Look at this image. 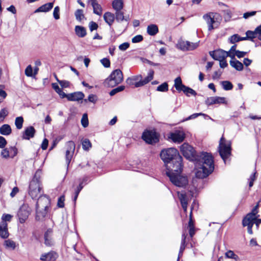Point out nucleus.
<instances>
[{
  "mask_svg": "<svg viewBox=\"0 0 261 261\" xmlns=\"http://www.w3.org/2000/svg\"><path fill=\"white\" fill-rule=\"evenodd\" d=\"M57 81L62 88H67L69 87L70 83L67 81L59 80L58 79H57Z\"/></svg>",
  "mask_w": 261,
  "mask_h": 261,
  "instance_id": "57",
  "label": "nucleus"
},
{
  "mask_svg": "<svg viewBox=\"0 0 261 261\" xmlns=\"http://www.w3.org/2000/svg\"><path fill=\"white\" fill-rule=\"evenodd\" d=\"M170 138L175 143H180L185 138V134L182 131L176 130L170 134Z\"/></svg>",
  "mask_w": 261,
  "mask_h": 261,
  "instance_id": "15",
  "label": "nucleus"
},
{
  "mask_svg": "<svg viewBox=\"0 0 261 261\" xmlns=\"http://www.w3.org/2000/svg\"><path fill=\"white\" fill-rule=\"evenodd\" d=\"M105 22L110 26L111 27L114 22L115 17L114 14L110 12H107L105 13L103 16Z\"/></svg>",
  "mask_w": 261,
  "mask_h": 261,
  "instance_id": "24",
  "label": "nucleus"
},
{
  "mask_svg": "<svg viewBox=\"0 0 261 261\" xmlns=\"http://www.w3.org/2000/svg\"><path fill=\"white\" fill-rule=\"evenodd\" d=\"M112 7L116 11L121 10L123 8L122 0H114L112 2Z\"/></svg>",
  "mask_w": 261,
  "mask_h": 261,
  "instance_id": "34",
  "label": "nucleus"
},
{
  "mask_svg": "<svg viewBox=\"0 0 261 261\" xmlns=\"http://www.w3.org/2000/svg\"><path fill=\"white\" fill-rule=\"evenodd\" d=\"M160 157L165 163L167 171H179L183 167L182 158L175 148L163 149L160 153Z\"/></svg>",
  "mask_w": 261,
  "mask_h": 261,
  "instance_id": "2",
  "label": "nucleus"
},
{
  "mask_svg": "<svg viewBox=\"0 0 261 261\" xmlns=\"http://www.w3.org/2000/svg\"><path fill=\"white\" fill-rule=\"evenodd\" d=\"M42 191L41 184L36 174L30 182L28 193L32 199L36 198L41 195Z\"/></svg>",
  "mask_w": 261,
  "mask_h": 261,
  "instance_id": "6",
  "label": "nucleus"
},
{
  "mask_svg": "<svg viewBox=\"0 0 261 261\" xmlns=\"http://www.w3.org/2000/svg\"><path fill=\"white\" fill-rule=\"evenodd\" d=\"M180 151L187 159L194 161L197 154L194 148L189 144L185 143L180 147Z\"/></svg>",
  "mask_w": 261,
  "mask_h": 261,
  "instance_id": "8",
  "label": "nucleus"
},
{
  "mask_svg": "<svg viewBox=\"0 0 261 261\" xmlns=\"http://www.w3.org/2000/svg\"><path fill=\"white\" fill-rule=\"evenodd\" d=\"M36 218L38 220H42L46 215L47 213V209L40 208H36Z\"/></svg>",
  "mask_w": 261,
  "mask_h": 261,
  "instance_id": "29",
  "label": "nucleus"
},
{
  "mask_svg": "<svg viewBox=\"0 0 261 261\" xmlns=\"http://www.w3.org/2000/svg\"><path fill=\"white\" fill-rule=\"evenodd\" d=\"M12 133V129L10 125L5 124L0 127V134L4 136H8Z\"/></svg>",
  "mask_w": 261,
  "mask_h": 261,
  "instance_id": "27",
  "label": "nucleus"
},
{
  "mask_svg": "<svg viewBox=\"0 0 261 261\" xmlns=\"http://www.w3.org/2000/svg\"><path fill=\"white\" fill-rule=\"evenodd\" d=\"M53 16L55 19L58 20L60 18V8L56 6L54 10Z\"/></svg>",
  "mask_w": 261,
  "mask_h": 261,
  "instance_id": "56",
  "label": "nucleus"
},
{
  "mask_svg": "<svg viewBox=\"0 0 261 261\" xmlns=\"http://www.w3.org/2000/svg\"><path fill=\"white\" fill-rule=\"evenodd\" d=\"M229 40L231 43L233 44L240 41V37L238 34H234L229 38Z\"/></svg>",
  "mask_w": 261,
  "mask_h": 261,
  "instance_id": "54",
  "label": "nucleus"
},
{
  "mask_svg": "<svg viewBox=\"0 0 261 261\" xmlns=\"http://www.w3.org/2000/svg\"><path fill=\"white\" fill-rule=\"evenodd\" d=\"M11 158L15 156L18 152L17 149L15 146H11L8 148Z\"/></svg>",
  "mask_w": 261,
  "mask_h": 261,
  "instance_id": "48",
  "label": "nucleus"
},
{
  "mask_svg": "<svg viewBox=\"0 0 261 261\" xmlns=\"http://www.w3.org/2000/svg\"><path fill=\"white\" fill-rule=\"evenodd\" d=\"M221 85L224 90L228 91L232 89L233 85L228 81H224L221 82Z\"/></svg>",
  "mask_w": 261,
  "mask_h": 261,
  "instance_id": "38",
  "label": "nucleus"
},
{
  "mask_svg": "<svg viewBox=\"0 0 261 261\" xmlns=\"http://www.w3.org/2000/svg\"><path fill=\"white\" fill-rule=\"evenodd\" d=\"M218 151L221 158L224 162L231 154V143L222 136L220 141Z\"/></svg>",
  "mask_w": 261,
  "mask_h": 261,
  "instance_id": "7",
  "label": "nucleus"
},
{
  "mask_svg": "<svg viewBox=\"0 0 261 261\" xmlns=\"http://www.w3.org/2000/svg\"><path fill=\"white\" fill-rule=\"evenodd\" d=\"M205 104L207 106H211L214 104H226L227 101L225 97H210L205 100Z\"/></svg>",
  "mask_w": 261,
  "mask_h": 261,
  "instance_id": "14",
  "label": "nucleus"
},
{
  "mask_svg": "<svg viewBox=\"0 0 261 261\" xmlns=\"http://www.w3.org/2000/svg\"><path fill=\"white\" fill-rule=\"evenodd\" d=\"M66 146L67 147V149L70 150L72 152L74 151L75 148V145L73 141H70L67 142L66 143Z\"/></svg>",
  "mask_w": 261,
  "mask_h": 261,
  "instance_id": "51",
  "label": "nucleus"
},
{
  "mask_svg": "<svg viewBox=\"0 0 261 261\" xmlns=\"http://www.w3.org/2000/svg\"><path fill=\"white\" fill-rule=\"evenodd\" d=\"M181 91H183L187 96H190V94L194 96H195L197 94V93L195 90L187 86H185V87L181 90Z\"/></svg>",
  "mask_w": 261,
  "mask_h": 261,
  "instance_id": "40",
  "label": "nucleus"
},
{
  "mask_svg": "<svg viewBox=\"0 0 261 261\" xmlns=\"http://www.w3.org/2000/svg\"><path fill=\"white\" fill-rule=\"evenodd\" d=\"M53 3H48L45 4L37 9L35 10V13L48 12L53 8Z\"/></svg>",
  "mask_w": 261,
  "mask_h": 261,
  "instance_id": "25",
  "label": "nucleus"
},
{
  "mask_svg": "<svg viewBox=\"0 0 261 261\" xmlns=\"http://www.w3.org/2000/svg\"><path fill=\"white\" fill-rule=\"evenodd\" d=\"M147 32L150 36H154L159 32V29L156 24H152L148 25Z\"/></svg>",
  "mask_w": 261,
  "mask_h": 261,
  "instance_id": "31",
  "label": "nucleus"
},
{
  "mask_svg": "<svg viewBox=\"0 0 261 261\" xmlns=\"http://www.w3.org/2000/svg\"><path fill=\"white\" fill-rule=\"evenodd\" d=\"M31 209L28 204H23L19 208L17 213V217L19 221L23 223L28 218L30 215Z\"/></svg>",
  "mask_w": 261,
  "mask_h": 261,
  "instance_id": "9",
  "label": "nucleus"
},
{
  "mask_svg": "<svg viewBox=\"0 0 261 261\" xmlns=\"http://www.w3.org/2000/svg\"><path fill=\"white\" fill-rule=\"evenodd\" d=\"M81 123L84 127H86L88 126L89 121L87 114L85 113L83 114L81 119Z\"/></svg>",
  "mask_w": 261,
  "mask_h": 261,
  "instance_id": "47",
  "label": "nucleus"
},
{
  "mask_svg": "<svg viewBox=\"0 0 261 261\" xmlns=\"http://www.w3.org/2000/svg\"><path fill=\"white\" fill-rule=\"evenodd\" d=\"M65 197L64 196H61L58 198L57 205L58 207L62 208L64 206Z\"/></svg>",
  "mask_w": 261,
  "mask_h": 261,
  "instance_id": "59",
  "label": "nucleus"
},
{
  "mask_svg": "<svg viewBox=\"0 0 261 261\" xmlns=\"http://www.w3.org/2000/svg\"><path fill=\"white\" fill-rule=\"evenodd\" d=\"M4 245L6 248L12 250H14L17 246L16 243L10 239L5 240Z\"/></svg>",
  "mask_w": 261,
  "mask_h": 261,
  "instance_id": "37",
  "label": "nucleus"
},
{
  "mask_svg": "<svg viewBox=\"0 0 261 261\" xmlns=\"http://www.w3.org/2000/svg\"><path fill=\"white\" fill-rule=\"evenodd\" d=\"M194 161L197 168L195 173L196 177L205 178L214 171V159L211 154L202 152L199 154H197Z\"/></svg>",
  "mask_w": 261,
  "mask_h": 261,
  "instance_id": "1",
  "label": "nucleus"
},
{
  "mask_svg": "<svg viewBox=\"0 0 261 261\" xmlns=\"http://www.w3.org/2000/svg\"><path fill=\"white\" fill-rule=\"evenodd\" d=\"M246 34L249 39L252 40L253 39L257 37L255 30L254 31H247L246 33Z\"/></svg>",
  "mask_w": 261,
  "mask_h": 261,
  "instance_id": "55",
  "label": "nucleus"
},
{
  "mask_svg": "<svg viewBox=\"0 0 261 261\" xmlns=\"http://www.w3.org/2000/svg\"><path fill=\"white\" fill-rule=\"evenodd\" d=\"M129 43L124 42V43H123L122 44H120L119 46V49L120 50L124 51V50H126L129 47Z\"/></svg>",
  "mask_w": 261,
  "mask_h": 261,
  "instance_id": "63",
  "label": "nucleus"
},
{
  "mask_svg": "<svg viewBox=\"0 0 261 261\" xmlns=\"http://www.w3.org/2000/svg\"><path fill=\"white\" fill-rule=\"evenodd\" d=\"M36 133L35 129L33 126H30L25 128L22 135V138L25 140H29L34 137Z\"/></svg>",
  "mask_w": 261,
  "mask_h": 261,
  "instance_id": "18",
  "label": "nucleus"
},
{
  "mask_svg": "<svg viewBox=\"0 0 261 261\" xmlns=\"http://www.w3.org/2000/svg\"><path fill=\"white\" fill-rule=\"evenodd\" d=\"M50 200L45 195L40 196L36 203V208L48 209Z\"/></svg>",
  "mask_w": 261,
  "mask_h": 261,
  "instance_id": "12",
  "label": "nucleus"
},
{
  "mask_svg": "<svg viewBox=\"0 0 261 261\" xmlns=\"http://www.w3.org/2000/svg\"><path fill=\"white\" fill-rule=\"evenodd\" d=\"M84 94L82 92H75L68 94V100L69 101H79L84 98Z\"/></svg>",
  "mask_w": 261,
  "mask_h": 261,
  "instance_id": "21",
  "label": "nucleus"
},
{
  "mask_svg": "<svg viewBox=\"0 0 261 261\" xmlns=\"http://www.w3.org/2000/svg\"><path fill=\"white\" fill-rule=\"evenodd\" d=\"M255 33L257 36V38L259 40H261V24L258 26L255 29Z\"/></svg>",
  "mask_w": 261,
  "mask_h": 261,
  "instance_id": "64",
  "label": "nucleus"
},
{
  "mask_svg": "<svg viewBox=\"0 0 261 261\" xmlns=\"http://www.w3.org/2000/svg\"><path fill=\"white\" fill-rule=\"evenodd\" d=\"M210 56L215 60H222L225 59L228 57L226 51L222 49H218L210 51Z\"/></svg>",
  "mask_w": 261,
  "mask_h": 261,
  "instance_id": "13",
  "label": "nucleus"
},
{
  "mask_svg": "<svg viewBox=\"0 0 261 261\" xmlns=\"http://www.w3.org/2000/svg\"><path fill=\"white\" fill-rule=\"evenodd\" d=\"M202 18L207 25L208 31L218 28L222 19L220 14L215 12L207 13L203 15Z\"/></svg>",
  "mask_w": 261,
  "mask_h": 261,
  "instance_id": "4",
  "label": "nucleus"
},
{
  "mask_svg": "<svg viewBox=\"0 0 261 261\" xmlns=\"http://www.w3.org/2000/svg\"><path fill=\"white\" fill-rule=\"evenodd\" d=\"M199 45L198 42L193 43L188 41L179 40L177 44V47L181 50H192L196 49Z\"/></svg>",
  "mask_w": 261,
  "mask_h": 261,
  "instance_id": "10",
  "label": "nucleus"
},
{
  "mask_svg": "<svg viewBox=\"0 0 261 261\" xmlns=\"http://www.w3.org/2000/svg\"><path fill=\"white\" fill-rule=\"evenodd\" d=\"M142 78V76L141 74L129 77L126 79V83L130 86L135 85V83L137 82V81H139Z\"/></svg>",
  "mask_w": 261,
  "mask_h": 261,
  "instance_id": "33",
  "label": "nucleus"
},
{
  "mask_svg": "<svg viewBox=\"0 0 261 261\" xmlns=\"http://www.w3.org/2000/svg\"><path fill=\"white\" fill-rule=\"evenodd\" d=\"M58 257V254L55 251H51L47 253L42 254L40 260L42 261H55Z\"/></svg>",
  "mask_w": 261,
  "mask_h": 261,
  "instance_id": "17",
  "label": "nucleus"
},
{
  "mask_svg": "<svg viewBox=\"0 0 261 261\" xmlns=\"http://www.w3.org/2000/svg\"><path fill=\"white\" fill-rule=\"evenodd\" d=\"M230 65L238 71H242L243 69V64L236 59L230 60Z\"/></svg>",
  "mask_w": 261,
  "mask_h": 261,
  "instance_id": "32",
  "label": "nucleus"
},
{
  "mask_svg": "<svg viewBox=\"0 0 261 261\" xmlns=\"http://www.w3.org/2000/svg\"><path fill=\"white\" fill-rule=\"evenodd\" d=\"M100 62L102 64V65L106 68H108L110 66V61L107 58H103L101 59L100 60Z\"/></svg>",
  "mask_w": 261,
  "mask_h": 261,
  "instance_id": "62",
  "label": "nucleus"
},
{
  "mask_svg": "<svg viewBox=\"0 0 261 261\" xmlns=\"http://www.w3.org/2000/svg\"><path fill=\"white\" fill-rule=\"evenodd\" d=\"M87 100H89L90 102L95 103L97 101V97L94 94H90L88 96V99H85L84 101L87 102Z\"/></svg>",
  "mask_w": 261,
  "mask_h": 261,
  "instance_id": "60",
  "label": "nucleus"
},
{
  "mask_svg": "<svg viewBox=\"0 0 261 261\" xmlns=\"http://www.w3.org/2000/svg\"><path fill=\"white\" fill-rule=\"evenodd\" d=\"M12 217L10 214H4L2 217V221L1 222L7 223V222H10L11 221Z\"/></svg>",
  "mask_w": 261,
  "mask_h": 261,
  "instance_id": "50",
  "label": "nucleus"
},
{
  "mask_svg": "<svg viewBox=\"0 0 261 261\" xmlns=\"http://www.w3.org/2000/svg\"><path fill=\"white\" fill-rule=\"evenodd\" d=\"M75 16L77 20L81 21L84 18L83 11L81 9L77 10L75 12Z\"/></svg>",
  "mask_w": 261,
  "mask_h": 261,
  "instance_id": "43",
  "label": "nucleus"
},
{
  "mask_svg": "<svg viewBox=\"0 0 261 261\" xmlns=\"http://www.w3.org/2000/svg\"><path fill=\"white\" fill-rule=\"evenodd\" d=\"M1 156L5 159L10 158V152L8 148H3L1 153Z\"/></svg>",
  "mask_w": 261,
  "mask_h": 261,
  "instance_id": "53",
  "label": "nucleus"
},
{
  "mask_svg": "<svg viewBox=\"0 0 261 261\" xmlns=\"http://www.w3.org/2000/svg\"><path fill=\"white\" fill-rule=\"evenodd\" d=\"M89 27L90 31L92 32L94 30H97L98 26L96 22L94 21H91L89 24Z\"/></svg>",
  "mask_w": 261,
  "mask_h": 261,
  "instance_id": "61",
  "label": "nucleus"
},
{
  "mask_svg": "<svg viewBox=\"0 0 261 261\" xmlns=\"http://www.w3.org/2000/svg\"><path fill=\"white\" fill-rule=\"evenodd\" d=\"M114 15L116 21L118 22L123 20L127 21L129 20V17L124 16V13L121 10L115 11Z\"/></svg>",
  "mask_w": 261,
  "mask_h": 261,
  "instance_id": "28",
  "label": "nucleus"
},
{
  "mask_svg": "<svg viewBox=\"0 0 261 261\" xmlns=\"http://www.w3.org/2000/svg\"><path fill=\"white\" fill-rule=\"evenodd\" d=\"M73 152L68 149L66 151V162L68 166L71 161Z\"/></svg>",
  "mask_w": 261,
  "mask_h": 261,
  "instance_id": "49",
  "label": "nucleus"
},
{
  "mask_svg": "<svg viewBox=\"0 0 261 261\" xmlns=\"http://www.w3.org/2000/svg\"><path fill=\"white\" fill-rule=\"evenodd\" d=\"M124 89H125L124 86L121 85V86H118L117 88H114L113 90H112L110 92V95L111 96H113V95H115L116 93L123 91L124 90Z\"/></svg>",
  "mask_w": 261,
  "mask_h": 261,
  "instance_id": "42",
  "label": "nucleus"
},
{
  "mask_svg": "<svg viewBox=\"0 0 261 261\" xmlns=\"http://www.w3.org/2000/svg\"><path fill=\"white\" fill-rule=\"evenodd\" d=\"M182 170V167L179 171H166V175L174 185L178 187L185 188L188 184V180L186 176L180 175Z\"/></svg>",
  "mask_w": 261,
  "mask_h": 261,
  "instance_id": "3",
  "label": "nucleus"
},
{
  "mask_svg": "<svg viewBox=\"0 0 261 261\" xmlns=\"http://www.w3.org/2000/svg\"><path fill=\"white\" fill-rule=\"evenodd\" d=\"M9 236L8 229V224L0 223V237L3 239H7Z\"/></svg>",
  "mask_w": 261,
  "mask_h": 261,
  "instance_id": "22",
  "label": "nucleus"
},
{
  "mask_svg": "<svg viewBox=\"0 0 261 261\" xmlns=\"http://www.w3.org/2000/svg\"><path fill=\"white\" fill-rule=\"evenodd\" d=\"M187 236V233L186 232H184L182 237H181V244L180 247L179 249V251L178 253V256L177 260L179 259V258L182 255L183 252L185 249L186 247V239Z\"/></svg>",
  "mask_w": 261,
  "mask_h": 261,
  "instance_id": "26",
  "label": "nucleus"
},
{
  "mask_svg": "<svg viewBox=\"0 0 261 261\" xmlns=\"http://www.w3.org/2000/svg\"><path fill=\"white\" fill-rule=\"evenodd\" d=\"M52 233L51 229H48L44 233L45 244L47 246H51L53 245V242L50 238V235Z\"/></svg>",
  "mask_w": 261,
  "mask_h": 261,
  "instance_id": "36",
  "label": "nucleus"
},
{
  "mask_svg": "<svg viewBox=\"0 0 261 261\" xmlns=\"http://www.w3.org/2000/svg\"><path fill=\"white\" fill-rule=\"evenodd\" d=\"M177 195L183 210H184L185 212H186L188 205V200L186 193L177 192Z\"/></svg>",
  "mask_w": 261,
  "mask_h": 261,
  "instance_id": "23",
  "label": "nucleus"
},
{
  "mask_svg": "<svg viewBox=\"0 0 261 261\" xmlns=\"http://www.w3.org/2000/svg\"><path fill=\"white\" fill-rule=\"evenodd\" d=\"M75 32L76 35L81 38L84 37L86 34L87 32L86 29L82 26L76 25L75 27Z\"/></svg>",
  "mask_w": 261,
  "mask_h": 261,
  "instance_id": "30",
  "label": "nucleus"
},
{
  "mask_svg": "<svg viewBox=\"0 0 261 261\" xmlns=\"http://www.w3.org/2000/svg\"><path fill=\"white\" fill-rule=\"evenodd\" d=\"M82 143L83 149L85 150H89L91 147V143L88 139L83 140Z\"/></svg>",
  "mask_w": 261,
  "mask_h": 261,
  "instance_id": "41",
  "label": "nucleus"
},
{
  "mask_svg": "<svg viewBox=\"0 0 261 261\" xmlns=\"http://www.w3.org/2000/svg\"><path fill=\"white\" fill-rule=\"evenodd\" d=\"M33 68L31 65H28L25 69V74L28 77L33 76Z\"/></svg>",
  "mask_w": 261,
  "mask_h": 261,
  "instance_id": "52",
  "label": "nucleus"
},
{
  "mask_svg": "<svg viewBox=\"0 0 261 261\" xmlns=\"http://www.w3.org/2000/svg\"><path fill=\"white\" fill-rule=\"evenodd\" d=\"M201 115L204 116L205 118H208V119H211V118L209 116H208L206 114H203L202 113H194V114L190 115L189 117H188V118H187L186 119V120H189L190 119H194V118H196V117H197L198 116H201Z\"/></svg>",
  "mask_w": 261,
  "mask_h": 261,
  "instance_id": "45",
  "label": "nucleus"
},
{
  "mask_svg": "<svg viewBox=\"0 0 261 261\" xmlns=\"http://www.w3.org/2000/svg\"><path fill=\"white\" fill-rule=\"evenodd\" d=\"M256 220V217H253V215L251 214H248L243 219L242 224L243 226H253Z\"/></svg>",
  "mask_w": 261,
  "mask_h": 261,
  "instance_id": "19",
  "label": "nucleus"
},
{
  "mask_svg": "<svg viewBox=\"0 0 261 261\" xmlns=\"http://www.w3.org/2000/svg\"><path fill=\"white\" fill-rule=\"evenodd\" d=\"M123 80L122 72L119 69L113 70L105 80L104 84L109 87H114L120 84Z\"/></svg>",
  "mask_w": 261,
  "mask_h": 261,
  "instance_id": "5",
  "label": "nucleus"
},
{
  "mask_svg": "<svg viewBox=\"0 0 261 261\" xmlns=\"http://www.w3.org/2000/svg\"><path fill=\"white\" fill-rule=\"evenodd\" d=\"M23 121V118L22 116L17 117L15 118V125L18 129L22 128Z\"/></svg>",
  "mask_w": 261,
  "mask_h": 261,
  "instance_id": "39",
  "label": "nucleus"
},
{
  "mask_svg": "<svg viewBox=\"0 0 261 261\" xmlns=\"http://www.w3.org/2000/svg\"><path fill=\"white\" fill-rule=\"evenodd\" d=\"M142 139L148 144H153L158 142L157 134L154 130H146L142 136Z\"/></svg>",
  "mask_w": 261,
  "mask_h": 261,
  "instance_id": "11",
  "label": "nucleus"
},
{
  "mask_svg": "<svg viewBox=\"0 0 261 261\" xmlns=\"http://www.w3.org/2000/svg\"><path fill=\"white\" fill-rule=\"evenodd\" d=\"M156 90L160 92H166L168 90V85L167 83H164L157 87Z\"/></svg>",
  "mask_w": 261,
  "mask_h": 261,
  "instance_id": "46",
  "label": "nucleus"
},
{
  "mask_svg": "<svg viewBox=\"0 0 261 261\" xmlns=\"http://www.w3.org/2000/svg\"><path fill=\"white\" fill-rule=\"evenodd\" d=\"M154 71L152 70H150L148 72V75L144 80L140 79L138 82H136L135 84V87H140L148 83L153 78Z\"/></svg>",
  "mask_w": 261,
  "mask_h": 261,
  "instance_id": "16",
  "label": "nucleus"
},
{
  "mask_svg": "<svg viewBox=\"0 0 261 261\" xmlns=\"http://www.w3.org/2000/svg\"><path fill=\"white\" fill-rule=\"evenodd\" d=\"M8 113L6 108H3L0 111V122L4 121L5 118L8 116Z\"/></svg>",
  "mask_w": 261,
  "mask_h": 261,
  "instance_id": "44",
  "label": "nucleus"
},
{
  "mask_svg": "<svg viewBox=\"0 0 261 261\" xmlns=\"http://www.w3.org/2000/svg\"><path fill=\"white\" fill-rule=\"evenodd\" d=\"M143 39V37L141 35H138L135 36L132 38V41L133 43H138L142 41Z\"/></svg>",
  "mask_w": 261,
  "mask_h": 261,
  "instance_id": "58",
  "label": "nucleus"
},
{
  "mask_svg": "<svg viewBox=\"0 0 261 261\" xmlns=\"http://www.w3.org/2000/svg\"><path fill=\"white\" fill-rule=\"evenodd\" d=\"M89 3L91 5L93 9V13L97 15L102 14V9L98 3L97 0H89Z\"/></svg>",
  "mask_w": 261,
  "mask_h": 261,
  "instance_id": "20",
  "label": "nucleus"
},
{
  "mask_svg": "<svg viewBox=\"0 0 261 261\" xmlns=\"http://www.w3.org/2000/svg\"><path fill=\"white\" fill-rule=\"evenodd\" d=\"M174 86L178 92H181V90L186 86L182 84L181 79L180 77H177L175 79Z\"/></svg>",
  "mask_w": 261,
  "mask_h": 261,
  "instance_id": "35",
  "label": "nucleus"
}]
</instances>
